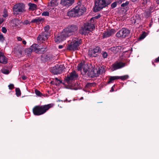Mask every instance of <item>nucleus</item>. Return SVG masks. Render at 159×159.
<instances>
[{
	"label": "nucleus",
	"instance_id": "obj_23",
	"mask_svg": "<svg viewBox=\"0 0 159 159\" xmlns=\"http://www.w3.org/2000/svg\"><path fill=\"white\" fill-rule=\"evenodd\" d=\"M129 3V2L127 1L121 4V7H124L123 9H124V10H123L124 11H125L126 12L128 10V6Z\"/></svg>",
	"mask_w": 159,
	"mask_h": 159
},
{
	"label": "nucleus",
	"instance_id": "obj_46",
	"mask_svg": "<svg viewBox=\"0 0 159 159\" xmlns=\"http://www.w3.org/2000/svg\"><path fill=\"white\" fill-rule=\"evenodd\" d=\"M4 40V38L2 34H0V41L3 42Z\"/></svg>",
	"mask_w": 159,
	"mask_h": 159
},
{
	"label": "nucleus",
	"instance_id": "obj_3",
	"mask_svg": "<svg viewBox=\"0 0 159 159\" xmlns=\"http://www.w3.org/2000/svg\"><path fill=\"white\" fill-rule=\"evenodd\" d=\"M70 34V28L68 27L64 29L61 33H59L54 38L55 43H60L69 37Z\"/></svg>",
	"mask_w": 159,
	"mask_h": 159
},
{
	"label": "nucleus",
	"instance_id": "obj_59",
	"mask_svg": "<svg viewBox=\"0 0 159 159\" xmlns=\"http://www.w3.org/2000/svg\"><path fill=\"white\" fill-rule=\"evenodd\" d=\"M58 48L59 49H61L63 48V46L62 45H59Z\"/></svg>",
	"mask_w": 159,
	"mask_h": 159
},
{
	"label": "nucleus",
	"instance_id": "obj_15",
	"mask_svg": "<svg viewBox=\"0 0 159 159\" xmlns=\"http://www.w3.org/2000/svg\"><path fill=\"white\" fill-rule=\"evenodd\" d=\"M115 33V30L111 29L107 31H105L103 33V38H107L113 35Z\"/></svg>",
	"mask_w": 159,
	"mask_h": 159
},
{
	"label": "nucleus",
	"instance_id": "obj_24",
	"mask_svg": "<svg viewBox=\"0 0 159 159\" xmlns=\"http://www.w3.org/2000/svg\"><path fill=\"white\" fill-rule=\"evenodd\" d=\"M28 5L29 6V10L32 11H33L36 9L37 7V5L34 3H29Z\"/></svg>",
	"mask_w": 159,
	"mask_h": 159
},
{
	"label": "nucleus",
	"instance_id": "obj_51",
	"mask_svg": "<svg viewBox=\"0 0 159 159\" xmlns=\"http://www.w3.org/2000/svg\"><path fill=\"white\" fill-rule=\"evenodd\" d=\"M114 87H115V85H114L111 88V90H110L111 92H113L114 91Z\"/></svg>",
	"mask_w": 159,
	"mask_h": 159
},
{
	"label": "nucleus",
	"instance_id": "obj_33",
	"mask_svg": "<svg viewBox=\"0 0 159 159\" xmlns=\"http://www.w3.org/2000/svg\"><path fill=\"white\" fill-rule=\"evenodd\" d=\"M151 11L150 10H147L144 12V15L147 18L150 15Z\"/></svg>",
	"mask_w": 159,
	"mask_h": 159
},
{
	"label": "nucleus",
	"instance_id": "obj_56",
	"mask_svg": "<svg viewBox=\"0 0 159 159\" xmlns=\"http://www.w3.org/2000/svg\"><path fill=\"white\" fill-rule=\"evenodd\" d=\"M17 39L19 41H21L22 40V39L20 37L17 38Z\"/></svg>",
	"mask_w": 159,
	"mask_h": 159
},
{
	"label": "nucleus",
	"instance_id": "obj_4",
	"mask_svg": "<svg viewBox=\"0 0 159 159\" xmlns=\"http://www.w3.org/2000/svg\"><path fill=\"white\" fill-rule=\"evenodd\" d=\"M13 14L16 16L24 13L26 11L25 4L22 3H19L14 5L13 7Z\"/></svg>",
	"mask_w": 159,
	"mask_h": 159
},
{
	"label": "nucleus",
	"instance_id": "obj_17",
	"mask_svg": "<svg viewBox=\"0 0 159 159\" xmlns=\"http://www.w3.org/2000/svg\"><path fill=\"white\" fill-rule=\"evenodd\" d=\"M39 48L38 45L37 44H33L29 48V51L30 52H32L33 51H35L36 52H38Z\"/></svg>",
	"mask_w": 159,
	"mask_h": 159
},
{
	"label": "nucleus",
	"instance_id": "obj_5",
	"mask_svg": "<svg viewBox=\"0 0 159 159\" xmlns=\"http://www.w3.org/2000/svg\"><path fill=\"white\" fill-rule=\"evenodd\" d=\"M50 71L53 75L60 74L63 72L65 67L63 65L57 64L50 68Z\"/></svg>",
	"mask_w": 159,
	"mask_h": 159
},
{
	"label": "nucleus",
	"instance_id": "obj_10",
	"mask_svg": "<svg viewBox=\"0 0 159 159\" xmlns=\"http://www.w3.org/2000/svg\"><path fill=\"white\" fill-rule=\"evenodd\" d=\"M49 36V33L46 32H43L41 33L39 35L37 38V40L38 41H42L43 43V41H46L48 37Z\"/></svg>",
	"mask_w": 159,
	"mask_h": 159
},
{
	"label": "nucleus",
	"instance_id": "obj_22",
	"mask_svg": "<svg viewBox=\"0 0 159 159\" xmlns=\"http://www.w3.org/2000/svg\"><path fill=\"white\" fill-rule=\"evenodd\" d=\"M119 79V76H110L109 78V80L107 81V83L109 84L113 83V81L115 80Z\"/></svg>",
	"mask_w": 159,
	"mask_h": 159
},
{
	"label": "nucleus",
	"instance_id": "obj_41",
	"mask_svg": "<svg viewBox=\"0 0 159 159\" xmlns=\"http://www.w3.org/2000/svg\"><path fill=\"white\" fill-rule=\"evenodd\" d=\"M2 71V73L5 74H8L9 73V70L7 69H3Z\"/></svg>",
	"mask_w": 159,
	"mask_h": 159
},
{
	"label": "nucleus",
	"instance_id": "obj_26",
	"mask_svg": "<svg viewBox=\"0 0 159 159\" xmlns=\"http://www.w3.org/2000/svg\"><path fill=\"white\" fill-rule=\"evenodd\" d=\"M42 20V19L39 18H38L32 20L30 22V23H35L37 24H39L41 22Z\"/></svg>",
	"mask_w": 159,
	"mask_h": 159
},
{
	"label": "nucleus",
	"instance_id": "obj_16",
	"mask_svg": "<svg viewBox=\"0 0 159 159\" xmlns=\"http://www.w3.org/2000/svg\"><path fill=\"white\" fill-rule=\"evenodd\" d=\"M7 58L5 57L3 53L0 52V63L6 64L7 62Z\"/></svg>",
	"mask_w": 159,
	"mask_h": 159
},
{
	"label": "nucleus",
	"instance_id": "obj_45",
	"mask_svg": "<svg viewBox=\"0 0 159 159\" xmlns=\"http://www.w3.org/2000/svg\"><path fill=\"white\" fill-rule=\"evenodd\" d=\"M46 48H39V50L38 51V52H45L46 51Z\"/></svg>",
	"mask_w": 159,
	"mask_h": 159
},
{
	"label": "nucleus",
	"instance_id": "obj_34",
	"mask_svg": "<svg viewBox=\"0 0 159 159\" xmlns=\"http://www.w3.org/2000/svg\"><path fill=\"white\" fill-rule=\"evenodd\" d=\"M96 84L95 83H88L86 84V87L87 88H90L93 86V85H96Z\"/></svg>",
	"mask_w": 159,
	"mask_h": 159
},
{
	"label": "nucleus",
	"instance_id": "obj_7",
	"mask_svg": "<svg viewBox=\"0 0 159 159\" xmlns=\"http://www.w3.org/2000/svg\"><path fill=\"white\" fill-rule=\"evenodd\" d=\"M130 33V30L125 28H123L116 34V36L121 39H124L128 36Z\"/></svg>",
	"mask_w": 159,
	"mask_h": 159
},
{
	"label": "nucleus",
	"instance_id": "obj_14",
	"mask_svg": "<svg viewBox=\"0 0 159 159\" xmlns=\"http://www.w3.org/2000/svg\"><path fill=\"white\" fill-rule=\"evenodd\" d=\"M122 47L121 46H116L111 47L110 48L109 50L114 54H116L118 52H122Z\"/></svg>",
	"mask_w": 159,
	"mask_h": 159
},
{
	"label": "nucleus",
	"instance_id": "obj_57",
	"mask_svg": "<svg viewBox=\"0 0 159 159\" xmlns=\"http://www.w3.org/2000/svg\"><path fill=\"white\" fill-rule=\"evenodd\" d=\"M22 79L23 80H25L26 79L27 77L23 75L22 76Z\"/></svg>",
	"mask_w": 159,
	"mask_h": 159
},
{
	"label": "nucleus",
	"instance_id": "obj_48",
	"mask_svg": "<svg viewBox=\"0 0 159 159\" xmlns=\"http://www.w3.org/2000/svg\"><path fill=\"white\" fill-rule=\"evenodd\" d=\"M8 86L9 89L10 90L14 88V85L13 84H10Z\"/></svg>",
	"mask_w": 159,
	"mask_h": 159
},
{
	"label": "nucleus",
	"instance_id": "obj_36",
	"mask_svg": "<svg viewBox=\"0 0 159 159\" xmlns=\"http://www.w3.org/2000/svg\"><path fill=\"white\" fill-rule=\"evenodd\" d=\"M86 8L85 7L82 8L81 9H80L79 8V12H80L81 13V16L83 15V14L86 11Z\"/></svg>",
	"mask_w": 159,
	"mask_h": 159
},
{
	"label": "nucleus",
	"instance_id": "obj_27",
	"mask_svg": "<svg viewBox=\"0 0 159 159\" xmlns=\"http://www.w3.org/2000/svg\"><path fill=\"white\" fill-rule=\"evenodd\" d=\"M82 69H83V72L84 73V75L87 74L89 70L90 69L88 66L85 65L84 66Z\"/></svg>",
	"mask_w": 159,
	"mask_h": 159
},
{
	"label": "nucleus",
	"instance_id": "obj_28",
	"mask_svg": "<svg viewBox=\"0 0 159 159\" xmlns=\"http://www.w3.org/2000/svg\"><path fill=\"white\" fill-rule=\"evenodd\" d=\"M95 72V76L96 77L98 76L101 74V73H102L103 70H102L100 68H99L98 70H96Z\"/></svg>",
	"mask_w": 159,
	"mask_h": 159
},
{
	"label": "nucleus",
	"instance_id": "obj_13",
	"mask_svg": "<svg viewBox=\"0 0 159 159\" xmlns=\"http://www.w3.org/2000/svg\"><path fill=\"white\" fill-rule=\"evenodd\" d=\"M125 63L122 62H116L112 65V68L113 70H116L125 66Z\"/></svg>",
	"mask_w": 159,
	"mask_h": 159
},
{
	"label": "nucleus",
	"instance_id": "obj_50",
	"mask_svg": "<svg viewBox=\"0 0 159 159\" xmlns=\"http://www.w3.org/2000/svg\"><path fill=\"white\" fill-rule=\"evenodd\" d=\"M8 15L7 13V11L5 10L4 11V14L3 15V16L4 17H6Z\"/></svg>",
	"mask_w": 159,
	"mask_h": 159
},
{
	"label": "nucleus",
	"instance_id": "obj_20",
	"mask_svg": "<svg viewBox=\"0 0 159 159\" xmlns=\"http://www.w3.org/2000/svg\"><path fill=\"white\" fill-rule=\"evenodd\" d=\"M96 70L95 69L91 70L90 69L87 73V75L89 77L91 78L96 77L95 76V74Z\"/></svg>",
	"mask_w": 159,
	"mask_h": 159
},
{
	"label": "nucleus",
	"instance_id": "obj_60",
	"mask_svg": "<svg viewBox=\"0 0 159 159\" xmlns=\"http://www.w3.org/2000/svg\"><path fill=\"white\" fill-rule=\"evenodd\" d=\"M67 49L68 50H70V44L68 45Z\"/></svg>",
	"mask_w": 159,
	"mask_h": 159
},
{
	"label": "nucleus",
	"instance_id": "obj_40",
	"mask_svg": "<svg viewBox=\"0 0 159 159\" xmlns=\"http://www.w3.org/2000/svg\"><path fill=\"white\" fill-rule=\"evenodd\" d=\"M102 56L103 57L104 59L107 58L108 56V54L107 52H103Z\"/></svg>",
	"mask_w": 159,
	"mask_h": 159
},
{
	"label": "nucleus",
	"instance_id": "obj_35",
	"mask_svg": "<svg viewBox=\"0 0 159 159\" xmlns=\"http://www.w3.org/2000/svg\"><path fill=\"white\" fill-rule=\"evenodd\" d=\"M119 79H121L122 80H124L128 79L129 77V76L128 75H126L123 76H119Z\"/></svg>",
	"mask_w": 159,
	"mask_h": 159
},
{
	"label": "nucleus",
	"instance_id": "obj_53",
	"mask_svg": "<svg viewBox=\"0 0 159 159\" xmlns=\"http://www.w3.org/2000/svg\"><path fill=\"white\" fill-rule=\"evenodd\" d=\"M155 62H159V57L157 58L155 61Z\"/></svg>",
	"mask_w": 159,
	"mask_h": 159
},
{
	"label": "nucleus",
	"instance_id": "obj_11",
	"mask_svg": "<svg viewBox=\"0 0 159 159\" xmlns=\"http://www.w3.org/2000/svg\"><path fill=\"white\" fill-rule=\"evenodd\" d=\"M79 7H76L70 11V17H78L81 16V13L79 12Z\"/></svg>",
	"mask_w": 159,
	"mask_h": 159
},
{
	"label": "nucleus",
	"instance_id": "obj_25",
	"mask_svg": "<svg viewBox=\"0 0 159 159\" xmlns=\"http://www.w3.org/2000/svg\"><path fill=\"white\" fill-rule=\"evenodd\" d=\"M57 0H52L48 4V6L51 7H55L58 5Z\"/></svg>",
	"mask_w": 159,
	"mask_h": 159
},
{
	"label": "nucleus",
	"instance_id": "obj_9",
	"mask_svg": "<svg viewBox=\"0 0 159 159\" xmlns=\"http://www.w3.org/2000/svg\"><path fill=\"white\" fill-rule=\"evenodd\" d=\"M90 29V24L88 23H86L80 30V33L82 34L86 35L89 33Z\"/></svg>",
	"mask_w": 159,
	"mask_h": 159
},
{
	"label": "nucleus",
	"instance_id": "obj_47",
	"mask_svg": "<svg viewBox=\"0 0 159 159\" xmlns=\"http://www.w3.org/2000/svg\"><path fill=\"white\" fill-rule=\"evenodd\" d=\"M101 16V15L99 14L98 16L92 17V19H97L100 18Z\"/></svg>",
	"mask_w": 159,
	"mask_h": 159
},
{
	"label": "nucleus",
	"instance_id": "obj_49",
	"mask_svg": "<svg viewBox=\"0 0 159 159\" xmlns=\"http://www.w3.org/2000/svg\"><path fill=\"white\" fill-rule=\"evenodd\" d=\"M2 31L3 33H6L7 32V30L5 27H2Z\"/></svg>",
	"mask_w": 159,
	"mask_h": 159
},
{
	"label": "nucleus",
	"instance_id": "obj_1",
	"mask_svg": "<svg viewBox=\"0 0 159 159\" xmlns=\"http://www.w3.org/2000/svg\"><path fill=\"white\" fill-rule=\"evenodd\" d=\"M53 104H49L42 106H35L33 109V112L35 116H39L42 115L48 111L50 108L52 107Z\"/></svg>",
	"mask_w": 159,
	"mask_h": 159
},
{
	"label": "nucleus",
	"instance_id": "obj_52",
	"mask_svg": "<svg viewBox=\"0 0 159 159\" xmlns=\"http://www.w3.org/2000/svg\"><path fill=\"white\" fill-rule=\"evenodd\" d=\"M132 2L135 3H136L139 2V0H131Z\"/></svg>",
	"mask_w": 159,
	"mask_h": 159
},
{
	"label": "nucleus",
	"instance_id": "obj_32",
	"mask_svg": "<svg viewBox=\"0 0 159 159\" xmlns=\"http://www.w3.org/2000/svg\"><path fill=\"white\" fill-rule=\"evenodd\" d=\"M16 95L17 96H19L21 95V92L20 91V90L19 88H16Z\"/></svg>",
	"mask_w": 159,
	"mask_h": 159
},
{
	"label": "nucleus",
	"instance_id": "obj_31",
	"mask_svg": "<svg viewBox=\"0 0 159 159\" xmlns=\"http://www.w3.org/2000/svg\"><path fill=\"white\" fill-rule=\"evenodd\" d=\"M84 65V63L82 62L79 63L77 66V70L78 71L81 70Z\"/></svg>",
	"mask_w": 159,
	"mask_h": 159
},
{
	"label": "nucleus",
	"instance_id": "obj_21",
	"mask_svg": "<svg viewBox=\"0 0 159 159\" xmlns=\"http://www.w3.org/2000/svg\"><path fill=\"white\" fill-rule=\"evenodd\" d=\"M60 4L63 7H68L70 6V0H61Z\"/></svg>",
	"mask_w": 159,
	"mask_h": 159
},
{
	"label": "nucleus",
	"instance_id": "obj_61",
	"mask_svg": "<svg viewBox=\"0 0 159 159\" xmlns=\"http://www.w3.org/2000/svg\"><path fill=\"white\" fill-rule=\"evenodd\" d=\"M156 1L157 4H159V0H156Z\"/></svg>",
	"mask_w": 159,
	"mask_h": 159
},
{
	"label": "nucleus",
	"instance_id": "obj_39",
	"mask_svg": "<svg viewBox=\"0 0 159 159\" xmlns=\"http://www.w3.org/2000/svg\"><path fill=\"white\" fill-rule=\"evenodd\" d=\"M47 56H45V55H42L41 59L42 60L46 61L48 60V58H47Z\"/></svg>",
	"mask_w": 159,
	"mask_h": 159
},
{
	"label": "nucleus",
	"instance_id": "obj_58",
	"mask_svg": "<svg viewBox=\"0 0 159 159\" xmlns=\"http://www.w3.org/2000/svg\"><path fill=\"white\" fill-rule=\"evenodd\" d=\"M22 42L23 44L24 45H26V41L25 40H23L22 41Z\"/></svg>",
	"mask_w": 159,
	"mask_h": 159
},
{
	"label": "nucleus",
	"instance_id": "obj_64",
	"mask_svg": "<svg viewBox=\"0 0 159 159\" xmlns=\"http://www.w3.org/2000/svg\"><path fill=\"white\" fill-rule=\"evenodd\" d=\"M3 21L0 20V24H1L2 23Z\"/></svg>",
	"mask_w": 159,
	"mask_h": 159
},
{
	"label": "nucleus",
	"instance_id": "obj_37",
	"mask_svg": "<svg viewBox=\"0 0 159 159\" xmlns=\"http://www.w3.org/2000/svg\"><path fill=\"white\" fill-rule=\"evenodd\" d=\"M146 36V33L145 32H143V33L141 34L139 38V40H142L144 39Z\"/></svg>",
	"mask_w": 159,
	"mask_h": 159
},
{
	"label": "nucleus",
	"instance_id": "obj_18",
	"mask_svg": "<svg viewBox=\"0 0 159 159\" xmlns=\"http://www.w3.org/2000/svg\"><path fill=\"white\" fill-rule=\"evenodd\" d=\"M78 75L75 70L70 73V80H75L78 78Z\"/></svg>",
	"mask_w": 159,
	"mask_h": 159
},
{
	"label": "nucleus",
	"instance_id": "obj_29",
	"mask_svg": "<svg viewBox=\"0 0 159 159\" xmlns=\"http://www.w3.org/2000/svg\"><path fill=\"white\" fill-rule=\"evenodd\" d=\"M34 92L38 96L41 97L42 96H45L44 94L41 93L40 91L37 89H35L34 90Z\"/></svg>",
	"mask_w": 159,
	"mask_h": 159
},
{
	"label": "nucleus",
	"instance_id": "obj_38",
	"mask_svg": "<svg viewBox=\"0 0 159 159\" xmlns=\"http://www.w3.org/2000/svg\"><path fill=\"white\" fill-rule=\"evenodd\" d=\"M117 1L115 2L112 3L111 5V9H113L116 7L117 5Z\"/></svg>",
	"mask_w": 159,
	"mask_h": 159
},
{
	"label": "nucleus",
	"instance_id": "obj_19",
	"mask_svg": "<svg viewBox=\"0 0 159 159\" xmlns=\"http://www.w3.org/2000/svg\"><path fill=\"white\" fill-rule=\"evenodd\" d=\"M78 30V27L75 25H72L70 26V35L73 34Z\"/></svg>",
	"mask_w": 159,
	"mask_h": 159
},
{
	"label": "nucleus",
	"instance_id": "obj_43",
	"mask_svg": "<svg viewBox=\"0 0 159 159\" xmlns=\"http://www.w3.org/2000/svg\"><path fill=\"white\" fill-rule=\"evenodd\" d=\"M44 32H49L48 30L50 29V27L49 25H47L44 28Z\"/></svg>",
	"mask_w": 159,
	"mask_h": 159
},
{
	"label": "nucleus",
	"instance_id": "obj_62",
	"mask_svg": "<svg viewBox=\"0 0 159 159\" xmlns=\"http://www.w3.org/2000/svg\"><path fill=\"white\" fill-rule=\"evenodd\" d=\"M67 15L68 16H70V11H68L67 13Z\"/></svg>",
	"mask_w": 159,
	"mask_h": 159
},
{
	"label": "nucleus",
	"instance_id": "obj_6",
	"mask_svg": "<svg viewBox=\"0 0 159 159\" xmlns=\"http://www.w3.org/2000/svg\"><path fill=\"white\" fill-rule=\"evenodd\" d=\"M82 43V39L75 38L72 39L70 43V50H77L78 47Z\"/></svg>",
	"mask_w": 159,
	"mask_h": 159
},
{
	"label": "nucleus",
	"instance_id": "obj_54",
	"mask_svg": "<svg viewBox=\"0 0 159 159\" xmlns=\"http://www.w3.org/2000/svg\"><path fill=\"white\" fill-rule=\"evenodd\" d=\"M148 3V2L145 0H143V2H142L144 6L146 4Z\"/></svg>",
	"mask_w": 159,
	"mask_h": 159
},
{
	"label": "nucleus",
	"instance_id": "obj_63",
	"mask_svg": "<svg viewBox=\"0 0 159 159\" xmlns=\"http://www.w3.org/2000/svg\"><path fill=\"white\" fill-rule=\"evenodd\" d=\"M94 19H92V17L91 18L90 20V21L92 22L93 20H94Z\"/></svg>",
	"mask_w": 159,
	"mask_h": 159
},
{
	"label": "nucleus",
	"instance_id": "obj_55",
	"mask_svg": "<svg viewBox=\"0 0 159 159\" xmlns=\"http://www.w3.org/2000/svg\"><path fill=\"white\" fill-rule=\"evenodd\" d=\"M75 0H70V6L71 5L75 2Z\"/></svg>",
	"mask_w": 159,
	"mask_h": 159
},
{
	"label": "nucleus",
	"instance_id": "obj_44",
	"mask_svg": "<svg viewBox=\"0 0 159 159\" xmlns=\"http://www.w3.org/2000/svg\"><path fill=\"white\" fill-rule=\"evenodd\" d=\"M42 16H48L49 15V13L47 11H44L42 13Z\"/></svg>",
	"mask_w": 159,
	"mask_h": 159
},
{
	"label": "nucleus",
	"instance_id": "obj_42",
	"mask_svg": "<svg viewBox=\"0 0 159 159\" xmlns=\"http://www.w3.org/2000/svg\"><path fill=\"white\" fill-rule=\"evenodd\" d=\"M23 24L24 25H30V21L27 20H25L23 22Z\"/></svg>",
	"mask_w": 159,
	"mask_h": 159
},
{
	"label": "nucleus",
	"instance_id": "obj_12",
	"mask_svg": "<svg viewBox=\"0 0 159 159\" xmlns=\"http://www.w3.org/2000/svg\"><path fill=\"white\" fill-rule=\"evenodd\" d=\"M59 81L60 83L64 85L65 88L70 89V76L68 74L67 76H65L63 81L60 80Z\"/></svg>",
	"mask_w": 159,
	"mask_h": 159
},
{
	"label": "nucleus",
	"instance_id": "obj_2",
	"mask_svg": "<svg viewBox=\"0 0 159 159\" xmlns=\"http://www.w3.org/2000/svg\"><path fill=\"white\" fill-rule=\"evenodd\" d=\"M111 2V0H97L95 1L93 11L97 12L107 6Z\"/></svg>",
	"mask_w": 159,
	"mask_h": 159
},
{
	"label": "nucleus",
	"instance_id": "obj_8",
	"mask_svg": "<svg viewBox=\"0 0 159 159\" xmlns=\"http://www.w3.org/2000/svg\"><path fill=\"white\" fill-rule=\"evenodd\" d=\"M101 49L98 46H95L93 50L89 51L88 54L92 57H96L98 55V54L101 52Z\"/></svg>",
	"mask_w": 159,
	"mask_h": 159
},
{
	"label": "nucleus",
	"instance_id": "obj_30",
	"mask_svg": "<svg viewBox=\"0 0 159 159\" xmlns=\"http://www.w3.org/2000/svg\"><path fill=\"white\" fill-rule=\"evenodd\" d=\"M15 25L16 26H20V24L22 23V21L18 19H16L14 21Z\"/></svg>",
	"mask_w": 159,
	"mask_h": 159
}]
</instances>
